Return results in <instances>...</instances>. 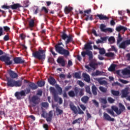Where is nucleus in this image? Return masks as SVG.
Segmentation results:
<instances>
[{
	"instance_id": "774afa93",
	"label": "nucleus",
	"mask_w": 130,
	"mask_h": 130,
	"mask_svg": "<svg viewBox=\"0 0 130 130\" xmlns=\"http://www.w3.org/2000/svg\"><path fill=\"white\" fill-rule=\"evenodd\" d=\"M45 130H48V124H44L43 125Z\"/></svg>"
},
{
	"instance_id": "dca6fc26",
	"label": "nucleus",
	"mask_w": 130,
	"mask_h": 130,
	"mask_svg": "<svg viewBox=\"0 0 130 130\" xmlns=\"http://www.w3.org/2000/svg\"><path fill=\"white\" fill-rule=\"evenodd\" d=\"M57 62L61 66V67H65L66 61L64 59L61 57H59L57 59Z\"/></svg>"
},
{
	"instance_id": "6e6d98bb",
	"label": "nucleus",
	"mask_w": 130,
	"mask_h": 130,
	"mask_svg": "<svg viewBox=\"0 0 130 130\" xmlns=\"http://www.w3.org/2000/svg\"><path fill=\"white\" fill-rule=\"evenodd\" d=\"M101 100L103 104H107V100H106V99L102 98L101 99Z\"/></svg>"
},
{
	"instance_id": "20e7f679",
	"label": "nucleus",
	"mask_w": 130,
	"mask_h": 130,
	"mask_svg": "<svg viewBox=\"0 0 130 130\" xmlns=\"http://www.w3.org/2000/svg\"><path fill=\"white\" fill-rule=\"evenodd\" d=\"M32 56L39 60H44L46 57L45 51L43 49H39L38 51L32 52Z\"/></svg>"
},
{
	"instance_id": "69168bd1",
	"label": "nucleus",
	"mask_w": 130,
	"mask_h": 130,
	"mask_svg": "<svg viewBox=\"0 0 130 130\" xmlns=\"http://www.w3.org/2000/svg\"><path fill=\"white\" fill-rule=\"evenodd\" d=\"M120 81L121 83H122V84H127V83H128V81H126L123 79H120Z\"/></svg>"
},
{
	"instance_id": "0e129e2a",
	"label": "nucleus",
	"mask_w": 130,
	"mask_h": 130,
	"mask_svg": "<svg viewBox=\"0 0 130 130\" xmlns=\"http://www.w3.org/2000/svg\"><path fill=\"white\" fill-rule=\"evenodd\" d=\"M109 41H112V42H115V39L113 37H111L109 38Z\"/></svg>"
},
{
	"instance_id": "e2e57ef3",
	"label": "nucleus",
	"mask_w": 130,
	"mask_h": 130,
	"mask_svg": "<svg viewBox=\"0 0 130 130\" xmlns=\"http://www.w3.org/2000/svg\"><path fill=\"white\" fill-rule=\"evenodd\" d=\"M2 8L3 9H6V10H9V9H11V6L3 5L2 6Z\"/></svg>"
},
{
	"instance_id": "3c124183",
	"label": "nucleus",
	"mask_w": 130,
	"mask_h": 130,
	"mask_svg": "<svg viewBox=\"0 0 130 130\" xmlns=\"http://www.w3.org/2000/svg\"><path fill=\"white\" fill-rule=\"evenodd\" d=\"M3 39L4 41H9V40H10V37H9V34H7V35L5 36Z\"/></svg>"
},
{
	"instance_id": "7c9ffc66",
	"label": "nucleus",
	"mask_w": 130,
	"mask_h": 130,
	"mask_svg": "<svg viewBox=\"0 0 130 130\" xmlns=\"http://www.w3.org/2000/svg\"><path fill=\"white\" fill-rule=\"evenodd\" d=\"M126 44L124 41L122 42L119 45V48H121L122 49H125V48H126Z\"/></svg>"
},
{
	"instance_id": "7ed1b4c3",
	"label": "nucleus",
	"mask_w": 130,
	"mask_h": 130,
	"mask_svg": "<svg viewBox=\"0 0 130 130\" xmlns=\"http://www.w3.org/2000/svg\"><path fill=\"white\" fill-rule=\"evenodd\" d=\"M60 45H62V46H64L62 42H58L56 45H55V50L59 53V54H61V55H63L64 57H68V56H70V51L66 49H64L63 47L60 46Z\"/></svg>"
},
{
	"instance_id": "f8f14e48",
	"label": "nucleus",
	"mask_w": 130,
	"mask_h": 130,
	"mask_svg": "<svg viewBox=\"0 0 130 130\" xmlns=\"http://www.w3.org/2000/svg\"><path fill=\"white\" fill-rule=\"evenodd\" d=\"M13 61L15 64H21L25 62V60L22 59L21 57H15L13 58Z\"/></svg>"
},
{
	"instance_id": "412c9836",
	"label": "nucleus",
	"mask_w": 130,
	"mask_h": 130,
	"mask_svg": "<svg viewBox=\"0 0 130 130\" xmlns=\"http://www.w3.org/2000/svg\"><path fill=\"white\" fill-rule=\"evenodd\" d=\"M95 17H98L100 20H108L109 19L108 17L106 16V15H104L102 14H97L96 15H95Z\"/></svg>"
},
{
	"instance_id": "72a5a7b5",
	"label": "nucleus",
	"mask_w": 130,
	"mask_h": 130,
	"mask_svg": "<svg viewBox=\"0 0 130 130\" xmlns=\"http://www.w3.org/2000/svg\"><path fill=\"white\" fill-rule=\"evenodd\" d=\"M82 118H81V117L77 119L74 120L72 122V124H76V123H78L79 124H80V123H81V121H82Z\"/></svg>"
},
{
	"instance_id": "13d9d810",
	"label": "nucleus",
	"mask_w": 130,
	"mask_h": 130,
	"mask_svg": "<svg viewBox=\"0 0 130 130\" xmlns=\"http://www.w3.org/2000/svg\"><path fill=\"white\" fill-rule=\"evenodd\" d=\"M78 84L80 85V87L83 88L84 86H85V84L82 81H78Z\"/></svg>"
},
{
	"instance_id": "338daca9",
	"label": "nucleus",
	"mask_w": 130,
	"mask_h": 130,
	"mask_svg": "<svg viewBox=\"0 0 130 130\" xmlns=\"http://www.w3.org/2000/svg\"><path fill=\"white\" fill-rule=\"evenodd\" d=\"M73 66V61L71 60H68V67H72Z\"/></svg>"
},
{
	"instance_id": "603ef678",
	"label": "nucleus",
	"mask_w": 130,
	"mask_h": 130,
	"mask_svg": "<svg viewBox=\"0 0 130 130\" xmlns=\"http://www.w3.org/2000/svg\"><path fill=\"white\" fill-rule=\"evenodd\" d=\"M23 4L24 5L25 8H28V7H29V1L26 0L24 1Z\"/></svg>"
},
{
	"instance_id": "5fc2aeb1",
	"label": "nucleus",
	"mask_w": 130,
	"mask_h": 130,
	"mask_svg": "<svg viewBox=\"0 0 130 130\" xmlns=\"http://www.w3.org/2000/svg\"><path fill=\"white\" fill-rule=\"evenodd\" d=\"M3 29L4 30V31H5V32H9L10 28L9 27V26H4L3 27Z\"/></svg>"
},
{
	"instance_id": "f704fd0d",
	"label": "nucleus",
	"mask_w": 130,
	"mask_h": 130,
	"mask_svg": "<svg viewBox=\"0 0 130 130\" xmlns=\"http://www.w3.org/2000/svg\"><path fill=\"white\" fill-rule=\"evenodd\" d=\"M114 53L113 52H108L105 53V56H106L107 57H114Z\"/></svg>"
},
{
	"instance_id": "9d476101",
	"label": "nucleus",
	"mask_w": 130,
	"mask_h": 130,
	"mask_svg": "<svg viewBox=\"0 0 130 130\" xmlns=\"http://www.w3.org/2000/svg\"><path fill=\"white\" fill-rule=\"evenodd\" d=\"M79 90L80 88H78L77 87H75L74 91L70 90L68 92L69 96L71 97L72 98H74V97L78 96Z\"/></svg>"
},
{
	"instance_id": "473e14b6",
	"label": "nucleus",
	"mask_w": 130,
	"mask_h": 130,
	"mask_svg": "<svg viewBox=\"0 0 130 130\" xmlns=\"http://www.w3.org/2000/svg\"><path fill=\"white\" fill-rule=\"evenodd\" d=\"M111 94H112L113 96H119L120 92H119V91L118 90H111Z\"/></svg>"
},
{
	"instance_id": "a18cd8bd",
	"label": "nucleus",
	"mask_w": 130,
	"mask_h": 130,
	"mask_svg": "<svg viewBox=\"0 0 130 130\" xmlns=\"http://www.w3.org/2000/svg\"><path fill=\"white\" fill-rule=\"evenodd\" d=\"M99 49L100 50L99 52L101 54H105V52H106V51H105V49H104V48H100Z\"/></svg>"
},
{
	"instance_id": "bb28decb",
	"label": "nucleus",
	"mask_w": 130,
	"mask_h": 130,
	"mask_svg": "<svg viewBox=\"0 0 130 130\" xmlns=\"http://www.w3.org/2000/svg\"><path fill=\"white\" fill-rule=\"evenodd\" d=\"M97 87H96V86H95V85L92 86L91 91L93 95H94V96H96V95H97Z\"/></svg>"
},
{
	"instance_id": "79ce46f5",
	"label": "nucleus",
	"mask_w": 130,
	"mask_h": 130,
	"mask_svg": "<svg viewBox=\"0 0 130 130\" xmlns=\"http://www.w3.org/2000/svg\"><path fill=\"white\" fill-rule=\"evenodd\" d=\"M56 88L59 95H61V94H62V88H61V87L58 85L56 86Z\"/></svg>"
},
{
	"instance_id": "864d4df0",
	"label": "nucleus",
	"mask_w": 130,
	"mask_h": 130,
	"mask_svg": "<svg viewBox=\"0 0 130 130\" xmlns=\"http://www.w3.org/2000/svg\"><path fill=\"white\" fill-rule=\"evenodd\" d=\"M50 51V52H51V53L53 55V56H55V55H57V54L55 53V52H54L53 48H51Z\"/></svg>"
},
{
	"instance_id": "4be33fe9",
	"label": "nucleus",
	"mask_w": 130,
	"mask_h": 130,
	"mask_svg": "<svg viewBox=\"0 0 130 130\" xmlns=\"http://www.w3.org/2000/svg\"><path fill=\"white\" fill-rule=\"evenodd\" d=\"M116 30L117 31V32H120V31H123V32H125V31L127 30V28L123 26L119 25L116 28Z\"/></svg>"
},
{
	"instance_id": "393cba45",
	"label": "nucleus",
	"mask_w": 130,
	"mask_h": 130,
	"mask_svg": "<svg viewBox=\"0 0 130 130\" xmlns=\"http://www.w3.org/2000/svg\"><path fill=\"white\" fill-rule=\"evenodd\" d=\"M20 8H22V6H21V4H15L10 6V9H12V10H17Z\"/></svg>"
},
{
	"instance_id": "2f4dec72",
	"label": "nucleus",
	"mask_w": 130,
	"mask_h": 130,
	"mask_svg": "<svg viewBox=\"0 0 130 130\" xmlns=\"http://www.w3.org/2000/svg\"><path fill=\"white\" fill-rule=\"evenodd\" d=\"M35 23V21L34 19H30L28 22V26L29 28H33V27H34Z\"/></svg>"
},
{
	"instance_id": "8fccbe9b",
	"label": "nucleus",
	"mask_w": 130,
	"mask_h": 130,
	"mask_svg": "<svg viewBox=\"0 0 130 130\" xmlns=\"http://www.w3.org/2000/svg\"><path fill=\"white\" fill-rule=\"evenodd\" d=\"M72 89L71 86H68L65 87L64 89L63 90V92H68L69 90H71Z\"/></svg>"
},
{
	"instance_id": "680f3d73",
	"label": "nucleus",
	"mask_w": 130,
	"mask_h": 130,
	"mask_svg": "<svg viewBox=\"0 0 130 130\" xmlns=\"http://www.w3.org/2000/svg\"><path fill=\"white\" fill-rule=\"evenodd\" d=\"M56 111L57 112H58V115H61L63 113V111L59 109H57Z\"/></svg>"
},
{
	"instance_id": "9b49d317",
	"label": "nucleus",
	"mask_w": 130,
	"mask_h": 130,
	"mask_svg": "<svg viewBox=\"0 0 130 130\" xmlns=\"http://www.w3.org/2000/svg\"><path fill=\"white\" fill-rule=\"evenodd\" d=\"M50 91L53 96L55 102H57L59 99V97H58V95L57 94L56 90H55V88L53 87H51L50 88Z\"/></svg>"
},
{
	"instance_id": "49530a36",
	"label": "nucleus",
	"mask_w": 130,
	"mask_h": 130,
	"mask_svg": "<svg viewBox=\"0 0 130 130\" xmlns=\"http://www.w3.org/2000/svg\"><path fill=\"white\" fill-rule=\"evenodd\" d=\"M79 96H84V89L83 88H79Z\"/></svg>"
},
{
	"instance_id": "37998d69",
	"label": "nucleus",
	"mask_w": 130,
	"mask_h": 130,
	"mask_svg": "<svg viewBox=\"0 0 130 130\" xmlns=\"http://www.w3.org/2000/svg\"><path fill=\"white\" fill-rule=\"evenodd\" d=\"M48 10L49 9L48 8H46L45 7H42L41 11L42 12H44L45 14H48Z\"/></svg>"
},
{
	"instance_id": "052dcab7",
	"label": "nucleus",
	"mask_w": 130,
	"mask_h": 130,
	"mask_svg": "<svg viewBox=\"0 0 130 130\" xmlns=\"http://www.w3.org/2000/svg\"><path fill=\"white\" fill-rule=\"evenodd\" d=\"M41 106H42V107H48V103H42L41 104Z\"/></svg>"
},
{
	"instance_id": "423d86ee",
	"label": "nucleus",
	"mask_w": 130,
	"mask_h": 130,
	"mask_svg": "<svg viewBox=\"0 0 130 130\" xmlns=\"http://www.w3.org/2000/svg\"><path fill=\"white\" fill-rule=\"evenodd\" d=\"M7 82L6 85L7 87H10L11 88H13V87H21L22 83H23L22 80L16 81L11 78L7 79Z\"/></svg>"
},
{
	"instance_id": "a19ab883",
	"label": "nucleus",
	"mask_w": 130,
	"mask_h": 130,
	"mask_svg": "<svg viewBox=\"0 0 130 130\" xmlns=\"http://www.w3.org/2000/svg\"><path fill=\"white\" fill-rule=\"evenodd\" d=\"M99 89L101 92L103 93H106L107 92V88L103 87L102 86H100Z\"/></svg>"
},
{
	"instance_id": "ea45409f",
	"label": "nucleus",
	"mask_w": 130,
	"mask_h": 130,
	"mask_svg": "<svg viewBox=\"0 0 130 130\" xmlns=\"http://www.w3.org/2000/svg\"><path fill=\"white\" fill-rule=\"evenodd\" d=\"M103 74H104V72L96 70L95 71V76H103Z\"/></svg>"
},
{
	"instance_id": "c03bdc74",
	"label": "nucleus",
	"mask_w": 130,
	"mask_h": 130,
	"mask_svg": "<svg viewBox=\"0 0 130 130\" xmlns=\"http://www.w3.org/2000/svg\"><path fill=\"white\" fill-rule=\"evenodd\" d=\"M108 101L111 104L114 103V101H115V100L113 99L111 97L108 98Z\"/></svg>"
},
{
	"instance_id": "a211bd4d",
	"label": "nucleus",
	"mask_w": 130,
	"mask_h": 130,
	"mask_svg": "<svg viewBox=\"0 0 130 130\" xmlns=\"http://www.w3.org/2000/svg\"><path fill=\"white\" fill-rule=\"evenodd\" d=\"M82 77L83 78H84V81H85V82H87V83H89L91 81V78H90V76H89V75H88L86 73H83L82 74Z\"/></svg>"
},
{
	"instance_id": "a878e982",
	"label": "nucleus",
	"mask_w": 130,
	"mask_h": 130,
	"mask_svg": "<svg viewBox=\"0 0 130 130\" xmlns=\"http://www.w3.org/2000/svg\"><path fill=\"white\" fill-rule=\"evenodd\" d=\"M89 99H90L89 96L87 95H84L81 98V100L82 102H83V103H85V104H87V103H88V102H89Z\"/></svg>"
},
{
	"instance_id": "09e8293b",
	"label": "nucleus",
	"mask_w": 130,
	"mask_h": 130,
	"mask_svg": "<svg viewBox=\"0 0 130 130\" xmlns=\"http://www.w3.org/2000/svg\"><path fill=\"white\" fill-rule=\"evenodd\" d=\"M74 77L76 79H81V75H80V73L78 72H76L74 74Z\"/></svg>"
},
{
	"instance_id": "4d7b16f0",
	"label": "nucleus",
	"mask_w": 130,
	"mask_h": 130,
	"mask_svg": "<svg viewBox=\"0 0 130 130\" xmlns=\"http://www.w3.org/2000/svg\"><path fill=\"white\" fill-rule=\"evenodd\" d=\"M80 107L81 108V109H82L83 111H85V110L87 109V107H86V106L83 104L80 105Z\"/></svg>"
},
{
	"instance_id": "4468645a",
	"label": "nucleus",
	"mask_w": 130,
	"mask_h": 130,
	"mask_svg": "<svg viewBox=\"0 0 130 130\" xmlns=\"http://www.w3.org/2000/svg\"><path fill=\"white\" fill-rule=\"evenodd\" d=\"M26 94H25V91L24 90H22L20 92H16L15 93V96L16 97L17 99L18 100H20L22 99V96H25Z\"/></svg>"
},
{
	"instance_id": "ddd939ff",
	"label": "nucleus",
	"mask_w": 130,
	"mask_h": 130,
	"mask_svg": "<svg viewBox=\"0 0 130 130\" xmlns=\"http://www.w3.org/2000/svg\"><path fill=\"white\" fill-rule=\"evenodd\" d=\"M128 91H129V87H126L121 91L122 98H126L128 94H129V92Z\"/></svg>"
},
{
	"instance_id": "c85d7f7f",
	"label": "nucleus",
	"mask_w": 130,
	"mask_h": 130,
	"mask_svg": "<svg viewBox=\"0 0 130 130\" xmlns=\"http://www.w3.org/2000/svg\"><path fill=\"white\" fill-rule=\"evenodd\" d=\"M65 14H68L69 13H70V12H72V11H73V8L72 7H69L68 6H66L64 9Z\"/></svg>"
},
{
	"instance_id": "5701e85b",
	"label": "nucleus",
	"mask_w": 130,
	"mask_h": 130,
	"mask_svg": "<svg viewBox=\"0 0 130 130\" xmlns=\"http://www.w3.org/2000/svg\"><path fill=\"white\" fill-rule=\"evenodd\" d=\"M48 82L50 85H55L56 84V80L54 79V78L50 76L49 78L48 79Z\"/></svg>"
},
{
	"instance_id": "de8ad7c7",
	"label": "nucleus",
	"mask_w": 130,
	"mask_h": 130,
	"mask_svg": "<svg viewBox=\"0 0 130 130\" xmlns=\"http://www.w3.org/2000/svg\"><path fill=\"white\" fill-rule=\"evenodd\" d=\"M98 82L100 85H105L106 84V81L105 80H101V79H99Z\"/></svg>"
},
{
	"instance_id": "f03ea898",
	"label": "nucleus",
	"mask_w": 130,
	"mask_h": 130,
	"mask_svg": "<svg viewBox=\"0 0 130 130\" xmlns=\"http://www.w3.org/2000/svg\"><path fill=\"white\" fill-rule=\"evenodd\" d=\"M119 107L120 109H118V108L115 106H113L111 107L112 110H108V112L109 114H111L112 116H116L115 114H114V112H116L117 115H120L121 113H122L124 110H125V107L124 105H122L121 103L119 104Z\"/></svg>"
},
{
	"instance_id": "58836bf2",
	"label": "nucleus",
	"mask_w": 130,
	"mask_h": 130,
	"mask_svg": "<svg viewBox=\"0 0 130 130\" xmlns=\"http://www.w3.org/2000/svg\"><path fill=\"white\" fill-rule=\"evenodd\" d=\"M37 84L39 87H43L45 85V81H38Z\"/></svg>"
},
{
	"instance_id": "c756f323",
	"label": "nucleus",
	"mask_w": 130,
	"mask_h": 130,
	"mask_svg": "<svg viewBox=\"0 0 130 130\" xmlns=\"http://www.w3.org/2000/svg\"><path fill=\"white\" fill-rule=\"evenodd\" d=\"M115 68H116V64H112L108 69V71L109 72H114L115 71Z\"/></svg>"
},
{
	"instance_id": "0eeeda50",
	"label": "nucleus",
	"mask_w": 130,
	"mask_h": 130,
	"mask_svg": "<svg viewBox=\"0 0 130 130\" xmlns=\"http://www.w3.org/2000/svg\"><path fill=\"white\" fill-rule=\"evenodd\" d=\"M69 106L71 110L73 111L74 114H78H78H84V113L82 110V109H81L80 107H78V108H77V107H76V106H75V105H74L73 103H70L69 105Z\"/></svg>"
},
{
	"instance_id": "f3484780",
	"label": "nucleus",
	"mask_w": 130,
	"mask_h": 130,
	"mask_svg": "<svg viewBox=\"0 0 130 130\" xmlns=\"http://www.w3.org/2000/svg\"><path fill=\"white\" fill-rule=\"evenodd\" d=\"M8 74L12 79H16V78H18V74L16 73V72H15L14 71L9 70L8 71Z\"/></svg>"
},
{
	"instance_id": "c9c22d12",
	"label": "nucleus",
	"mask_w": 130,
	"mask_h": 130,
	"mask_svg": "<svg viewBox=\"0 0 130 130\" xmlns=\"http://www.w3.org/2000/svg\"><path fill=\"white\" fill-rule=\"evenodd\" d=\"M121 41H122V38L121 37V35H120V34H119L118 38L117 39V44H119V43H120Z\"/></svg>"
},
{
	"instance_id": "aec40b11",
	"label": "nucleus",
	"mask_w": 130,
	"mask_h": 130,
	"mask_svg": "<svg viewBox=\"0 0 130 130\" xmlns=\"http://www.w3.org/2000/svg\"><path fill=\"white\" fill-rule=\"evenodd\" d=\"M28 87L30 90H36L37 88H38L37 85H36V84L33 82H30L28 84Z\"/></svg>"
},
{
	"instance_id": "f257e3e1",
	"label": "nucleus",
	"mask_w": 130,
	"mask_h": 130,
	"mask_svg": "<svg viewBox=\"0 0 130 130\" xmlns=\"http://www.w3.org/2000/svg\"><path fill=\"white\" fill-rule=\"evenodd\" d=\"M92 42L87 43L84 45V49L86 51H83L81 52V55L82 57H86V55L88 56L89 60L91 61L93 59L94 56L93 55V52L90 50H93V47H92Z\"/></svg>"
},
{
	"instance_id": "2eb2a0df",
	"label": "nucleus",
	"mask_w": 130,
	"mask_h": 130,
	"mask_svg": "<svg viewBox=\"0 0 130 130\" xmlns=\"http://www.w3.org/2000/svg\"><path fill=\"white\" fill-rule=\"evenodd\" d=\"M31 103H33L34 106H36L39 103V98L36 95H34L30 100Z\"/></svg>"
},
{
	"instance_id": "b1692460",
	"label": "nucleus",
	"mask_w": 130,
	"mask_h": 130,
	"mask_svg": "<svg viewBox=\"0 0 130 130\" xmlns=\"http://www.w3.org/2000/svg\"><path fill=\"white\" fill-rule=\"evenodd\" d=\"M89 67L93 69V70H96L97 67H98V63L92 61L89 63Z\"/></svg>"
},
{
	"instance_id": "e433bc0d",
	"label": "nucleus",
	"mask_w": 130,
	"mask_h": 130,
	"mask_svg": "<svg viewBox=\"0 0 130 130\" xmlns=\"http://www.w3.org/2000/svg\"><path fill=\"white\" fill-rule=\"evenodd\" d=\"M106 26L103 24H101L100 25V29L102 32H106Z\"/></svg>"
},
{
	"instance_id": "6e6552de",
	"label": "nucleus",
	"mask_w": 130,
	"mask_h": 130,
	"mask_svg": "<svg viewBox=\"0 0 130 130\" xmlns=\"http://www.w3.org/2000/svg\"><path fill=\"white\" fill-rule=\"evenodd\" d=\"M92 12V10H91V9L85 10L84 11V16L86 17H85V21H89V20L90 21H93V15H91L90 14H91Z\"/></svg>"
},
{
	"instance_id": "39448f33",
	"label": "nucleus",
	"mask_w": 130,
	"mask_h": 130,
	"mask_svg": "<svg viewBox=\"0 0 130 130\" xmlns=\"http://www.w3.org/2000/svg\"><path fill=\"white\" fill-rule=\"evenodd\" d=\"M60 37L62 40L66 41H65V44L66 45H68L69 43H75V41H74V38L73 37V35H70L68 36L67 34L66 33V31H63L61 32Z\"/></svg>"
},
{
	"instance_id": "cd10ccee",
	"label": "nucleus",
	"mask_w": 130,
	"mask_h": 130,
	"mask_svg": "<svg viewBox=\"0 0 130 130\" xmlns=\"http://www.w3.org/2000/svg\"><path fill=\"white\" fill-rule=\"evenodd\" d=\"M52 112L50 111L48 114V117H46V121L48 122H50L51 121V119H52Z\"/></svg>"
},
{
	"instance_id": "1a4fd4ad",
	"label": "nucleus",
	"mask_w": 130,
	"mask_h": 130,
	"mask_svg": "<svg viewBox=\"0 0 130 130\" xmlns=\"http://www.w3.org/2000/svg\"><path fill=\"white\" fill-rule=\"evenodd\" d=\"M0 59L1 61H4L6 66H11L13 63V61L11 60V57L6 55H3Z\"/></svg>"
},
{
	"instance_id": "6ab92c4d",
	"label": "nucleus",
	"mask_w": 130,
	"mask_h": 130,
	"mask_svg": "<svg viewBox=\"0 0 130 130\" xmlns=\"http://www.w3.org/2000/svg\"><path fill=\"white\" fill-rule=\"evenodd\" d=\"M104 118L106 120H108V121H114V118H111L108 114L106 113H104Z\"/></svg>"
},
{
	"instance_id": "bf43d9fd",
	"label": "nucleus",
	"mask_w": 130,
	"mask_h": 130,
	"mask_svg": "<svg viewBox=\"0 0 130 130\" xmlns=\"http://www.w3.org/2000/svg\"><path fill=\"white\" fill-rule=\"evenodd\" d=\"M31 92V89L30 88H26V89L24 90L25 94H29Z\"/></svg>"
},
{
	"instance_id": "4c0bfd02",
	"label": "nucleus",
	"mask_w": 130,
	"mask_h": 130,
	"mask_svg": "<svg viewBox=\"0 0 130 130\" xmlns=\"http://www.w3.org/2000/svg\"><path fill=\"white\" fill-rule=\"evenodd\" d=\"M85 91L86 93L89 94V95H92V92H91V88H90V86H87L85 87Z\"/></svg>"
}]
</instances>
